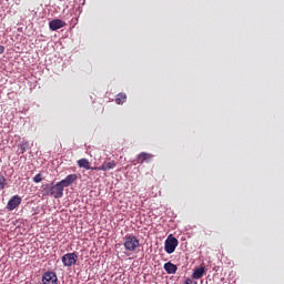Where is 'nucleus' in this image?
Returning a JSON list of instances; mask_svg holds the SVG:
<instances>
[{"instance_id": "2eb2a0df", "label": "nucleus", "mask_w": 284, "mask_h": 284, "mask_svg": "<svg viewBox=\"0 0 284 284\" xmlns=\"http://www.w3.org/2000/svg\"><path fill=\"white\" fill-rule=\"evenodd\" d=\"M42 194L43 196H52V193L50 191V184L42 185Z\"/></svg>"}, {"instance_id": "9b49d317", "label": "nucleus", "mask_w": 284, "mask_h": 284, "mask_svg": "<svg viewBox=\"0 0 284 284\" xmlns=\"http://www.w3.org/2000/svg\"><path fill=\"white\" fill-rule=\"evenodd\" d=\"M204 274H205V266L196 267L193 271L192 278H195V281H199V278H203Z\"/></svg>"}, {"instance_id": "dca6fc26", "label": "nucleus", "mask_w": 284, "mask_h": 284, "mask_svg": "<svg viewBox=\"0 0 284 284\" xmlns=\"http://www.w3.org/2000/svg\"><path fill=\"white\" fill-rule=\"evenodd\" d=\"M6 185H8V180H6V176L0 174V190H6Z\"/></svg>"}, {"instance_id": "0eeeda50", "label": "nucleus", "mask_w": 284, "mask_h": 284, "mask_svg": "<svg viewBox=\"0 0 284 284\" xmlns=\"http://www.w3.org/2000/svg\"><path fill=\"white\" fill-rule=\"evenodd\" d=\"M19 205H21V196L13 195L7 204V210H9V212H12L13 210H17Z\"/></svg>"}, {"instance_id": "4468645a", "label": "nucleus", "mask_w": 284, "mask_h": 284, "mask_svg": "<svg viewBox=\"0 0 284 284\" xmlns=\"http://www.w3.org/2000/svg\"><path fill=\"white\" fill-rule=\"evenodd\" d=\"M125 101H128V95L125 93H119L115 97V103L118 105H123V103H125Z\"/></svg>"}, {"instance_id": "39448f33", "label": "nucleus", "mask_w": 284, "mask_h": 284, "mask_svg": "<svg viewBox=\"0 0 284 284\" xmlns=\"http://www.w3.org/2000/svg\"><path fill=\"white\" fill-rule=\"evenodd\" d=\"M63 190H65L61 182H58L57 184L50 186L51 196L53 199H63Z\"/></svg>"}, {"instance_id": "6e6552de", "label": "nucleus", "mask_w": 284, "mask_h": 284, "mask_svg": "<svg viewBox=\"0 0 284 284\" xmlns=\"http://www.w3.org/2000/svg\"><path fill=\"white\" fill-rule=\"evenodd\" d=\"M65 21L61 19H54L49 22V28L50 30H52V32H57V30H61V28H65Z\"/></svg>"}, {"instance_id": "ddd939ff", "label": "nucleus", "mask_w": 284, "mask_h": 284, "mask_svg": "<svg viewBox=\"0 0 284 284\" xmlns=\"http://www.w3.org/2000/svg\"><path fill=\"white\" fill-rule=\"evenodd\" d=\"M164 270L169 274H176V270H179V267L176 266V264H172V262H168L164 264Z\"/></svg>"}, {"instance_id": "f3484780", "label": "nucleus", "mask_w": 284, "mask_h": 284, "mask_svg": "<svg viewBox=\"0 0 284 284\" xmlns=\"http://www.w3.org/2000/svg\"><path fill=\"white\" fill-rule=\"evenodd\" d=\"M43 181V178L41 175V173H38L34 178H33V183H41Z\"/></svg>"}, {"instance_id": "9d476101", "label": "nucleus", "mask_w": 284, "mask_h": 284, "mask_svg": "<svg viewBox=\"0 0 284 284\" xmlns=\"http://www.w3.org/2000/svg\"><path fill=\"white\" fill-rule=\"evenodd\" d=\"M154 158V155H152L151 153H146V152H141L138 158L136 161L140 164L143 163H150V161H152V159Z\"/></svg>"}, {"instance_id": "1a4fd4ad", "label": "nucleus", "mask_w": 284, "mask_h": 284, "mask_svg": "<svg viewBox=\"0 0 284 284\" xmlns=\"http://www.w3.org/2000/svg\"><path fill=\"white\" fill-rule=\"evenodd\" d=\"M79 175L77 174H69L65 176V179L61 180L60 183L62 184V187H70L75 181H78Z\"/></svg>"}, {"instance_id": "7ed1b4c3", "label": "nucleus", "mask_w": 284, "mask_h": 284, "mask_svg": "<svg viewBox=\"0 0 284 284\" xmlns=\"http://www.w3.org/2000/svg\"><path fill=\"white\" fill-rule=\"evenodd\" d=\"M79 256L75 253H67L62 256V263L64 267H72V265H77Z\"/></svg>"}, {"instance_id": "f257e3e1", "label": "nucleus", "mask_w": 284, "mask_h": 284, "mask_svg": "<svg viewBox=\"0 0 284 284\" xmlns=\"http://www.w3.org/2000/svg\"><path fill=\"white\" fill-rule=\"evenodd\" d=\"M141 245L139 237L133 234L124 236V247L126 252H135L136 248Z\"/></svg>"}, {"instance_id": "a211bd4d", "label": "nucleus", "mask_w": 284, "mask_h": 284, "mask_svg": "<svg viewBox=\"0 0 284 284\" xmlns=\"http://www.w3.org/2000/svg\"><path fill=\"white\" fill-rule=\"evenodd\" d=\"M193 283H194V281H192V278H186L184 282V284H193Z\"/></svg>"}, {"instance_id": "f03ea898", "label": "nucleus", "mask_w": 284, "mask_h": 284, "mask_svg": "<svg viewBox=\"0 0 284 284\" xmlns=\"http://www.w3.org/2000/svg\"><path fill=\"white\" fill-rule=\"evenodd\" d=\"M176 247H179V240L170 234L164 242V250L166 254H174Z\"/></svg>"}, {"instance_id": "423d86ee", "label": "nucleus", "mask_w": 284, "mask_h": 284, "mask_svg": "<svg viewBox=\"0 0 284 284\" xmlns=\"http://www.w3.org/2000/svg\"><path fill=\"white\" fill-rule=\"evenodd\" d=\"M114 168H116V162L108 159V161H104L102 165L94 166V170H97L98 172H108L110 170H114Z\"/></svg>"}, {"instance_id": "20e7f679", "label": "nucleus", "mask_w": 284, "mask_h": 284, "mask_svg": "<svg viewBox=\"0 0 284 284\" xmlns=\"http://www.w3.org/2000/svg\"><path fill=\"white\" fill-rule=\"evenodd\" d=\"M42 283L43 284H58L59 277H57V273L52 271H48L42 275Z\"/></svg>"}, {"instance_id": "f8f14e48", "label": "nucleus", "mask_w": 284, "mask_h": 284, "mask_svg": "<svg viewBox=\"0 0 284 284\" xmlns=\"http://www.w3.org/2000/svg\"><path fill=\"white\" fill-rule=\"evenodd\" d=\"M78 168H83L84 170H97L90 165V160L85 158L78 160Z\"/></svg>"}, {"instance_id": "6ab92c4d", "label": "nucleus", "mask_w": 284, "mask_h": 284, "mask_svg": "<svg viewBox=\"0 0 284 284\" xmlns=\"http://www.w3.org/2000/svg\"><path fill=\"white\" fill-rule=\"evenodd\" d=\"M6 48H3V45H0V54H3Z\"/></svg>"}]
</instances>
